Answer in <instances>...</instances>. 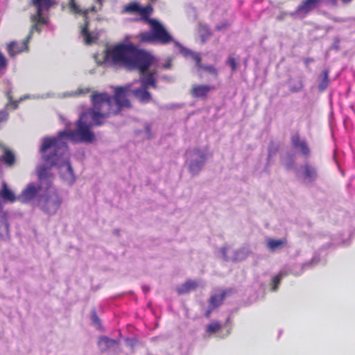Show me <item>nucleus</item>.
Returning <instances> with one entry per match:
<instances>
[{
	"label": "nucleus",
	"instance_id": "obj_4",
	"mask_svg": "<svg viewBox=\"0 0 355 355\" xmlns=\"http://www.w3.org/2000/svg\"><path fill=\"white\" fill-rule=\"evenodd\" d=\"M44 159L51 166H56L60 176L67 184L72 185L76 178L69 162V152L67 146L61 147L50 146L45 152H41Z\"/></svg>",
	"mask_w": 355,
	"mask_h": 355
},
{
	"label": "nucleus",
	"instance_id": "obj_37",
	"mask_svg": "<svg viewBox=\"0 0 355 355\" xmlns=\"http://www.w3.org/2000/svg\"><path fill=\"white\" fill-rule=\"evenodd\" d=\"M48 97H51V95L49 94H47L45 96H41V98H48Z\"/></svg>",
	"mask_w": 355,
	"mask_h": 355
},
{
	"label": "nucleus",
	"instance_id": "obj_6",
	"mask_svg": "<svg viewBox=\"0 0 355 355\" xmlns=\"http://www.w3.org/2000/svg\"><path fill=\"white\" fill-rule=\"evenodd\" d=\"M55 176L51 180V187L46 188L44 192L37 199L40 209L49 216L55 215L60 208L62 199L55 189L53 182Z\"/></svg>",
	"mask_w": 355,
	"mask_h": 355
},
{
	"label": "nucleus",
	"instance_id": "obj_19",
	"mask_svg": "<svg viewBox=\"0 0 355 355\" xmlns=\"http://www.w3.org/2000/svg\"><path fill=\"white\" fill-rule=\"evenodd\" d=\"M291 141L293 147L300 150L304 155L308 156L310 153L306 141L301 139L298 135H294L291 137Z\"/></svg>",
	"mask_w": 355,
	"mask_h": 355
},
{
	"label": "nucleus",
	"instance_id": "obj_18",
	"mask_svg": "<svg viewBox=\"0 0 355 355\" xmlns=\"http://www.w3.org/2000/svg\"><path fill=\"white\" fill-rule=\"evenodd\" d=\"M214 89V87L208 85H193L191 89V94L193 98H205L208 94Z\"/></svg>",
	"mask_w": 355,
	"mask_h": 355
},
{
	"label": "nucleus",
	"instance_id": "obj_40",
	"mask_svg": "<svg viewBox=\"0 0 355 355\" xmlns=\"http://www.w3.org/2000/svg\"><path fill=\"white\" fill-rule=\"evenodd\" d=\"M216 28H217L218 30H221L223 28H222V26H218L216 27Z\"/></svg>",
	"mask_w": 355,
	"mask_h": 355
},
{
	"label": "nucleus",
	"instance_id": "obj_23",
	"mask_svg": "<svg viewBox=\"0 0 355 355\" xmlns=\"http://www.w3.org/2000/svg\"><path fill=\"white\" fill-rule=\"evenodd\" d=\"M9 236V225L5 216L0 217V237Z\"/></svg>",
	"mask_w": 355,
	"mask_h": 355
},
{
	"label": "nucleus",
	"instance_id": "obj_27",
	"mask_svg": "<svg viewBox=\"0 0 355 355\" xmlns=\"http://www.w3.org/2000/svg\"><path fill=\"white\" fill-rule=\"evenodd\" d=\"M221 324L218 322H213L206 326V332L209 334H213L220 330Z\"/></svg>",
	"mask_w": 355,
	"mask_h": 355
},
{
	"label": "nucleus",
	"instance_id": "obj_1",
	"mask_svg": "<svg viewBox=\"0 0 355 355\" xmlns=\"http://www.w3.org/2000/svg\"><path fill=\"white\" fill-rule=\"evenodd\" d=\"M105 94L92 95V109L83 113L76 122V130L59 132L57 137H46L42 140L40 152H45L50 146L61 147L67 146V141L90 144L95 140V135L91 130L94 125H101L108 118L109 112L106 110L109 103Z\"/></svg>",
	"mask_w": 355,
	"mask_h": 355
},
{
	"label": "nucleus",
	"instance_id": "obj_21",
	"mask_svg": "<svg viewBox=\"0 0 355 355\" xmlns=\"http://www.w3.org/2000/svg\"><path fill=\"white\" fill-rule=\"evenodd\" d=\"M0 196L4 202H13L18 200V196H16L14 192L8 187L5 182H2V187L0 190Z\"/></svg>",
	"mask_w": 355,
	"mask_h": 355
},
{
	"label": "nucleus",
	"instance_id": "obj_33",
	"mask_svg": "<svg viewBox=\"0 0 355 355\" xmlns=\"http://www.w3.org/2000/svg\"><path fill=\"white\" fill-rule=\"evenodd\" d=\"M6 66V59L1 52H0V69Z\"/></svg>",
	"mask_w": 355,
	"mask_h": 355
},
{
	"label": "nucleus",
	"instance_id": "obj_39",
	"mask_svg": "<svg viewBox=\"0 0 355 355\" xmlns=\"http://www.w3.org/2000/svg\"><path fill=\"white\" fill-rule=\"evenodd\" d=\"M285 164V166H286V168H287L288 169L291 168V166H290V165L286 164Z\"/></svg>",
	"mask_w": 355,
	"mask_h": 355
},
{
	"label": "nucleus",
	"instance_id": "obj_35",
	"mask_svg": "<svg viewBox=\"0 0 355 355\" xmlns=\"http://www.w3.org/2000/svg\"><path fill=\"white\" fill-rule=\"evenodd\" d=\"M92 320L95 324H98L99 323V319L96 316V313L92 314Z\"/></svg>",
	"mask_w": 355,
	"mask_h": 355
},
{
	"label": "nucleus",
	"instance_id": "obj_43",
	"mask_svg": "<svg viewBox=\"0 0 355 355\" xmlns=\"http://www.w3.org/2000/svg\"><path fill=\"white\" fill-rule=\"evenodd\" d=\"M69 125H70V123H66V125H67V126H69Z\"/></svg>",
	"mask_w": 355,
	"mask_h": 355
},
{
	"label": "nucleus",
	"instance_id": "obj_13",
	"mask_svg": "<svg viewBox=\"0 0 355 355\" xmlns=\"http://www.w3.org/2000/svg\"><path fill=\"white\" fill-rule=\"evenodd\" d=\"M122 12L128 14H139L141 19L146 21L149 19L148 16L152 13L153 8L150 5L142 7L139 3L133 1L125 5Z\"/></svg>",
	"mask_w": 355,
	"mask_h": 355
},
{
	"label": "nucleus",
	"instance_id": "obj_42",
	"mask_svg": "<svg viewBox=\"0 0 355 355\" xmlns=\"http://www.w3.org/2000/svg\"><path fill=\"white\" fill-rule=\"evenodd\" d=\"M60 119H61L62 121H64V118H63L62 116H60Z\"/></svg>",
	"mask_w": 355,
	"mask_h": 355
},
{
	"label": "nucleus",
	"instance_id": "obj_20",
	"mask_svg": "<svg viewBox=\"0 0 355 355\" xmlns=\"http://www.w3.org/2000/svg\"><path fill=\"white\" fill-rule=\"evenodd\" d=\"M287 243V240L285 238L280 239H275L272 238H268L266 240V247L270 252H275L278 250L282 249L284 246H286Z\"/></svg>",
	"mask_w": 355,
	"mask_h": 355
},
{
	"label": "nucleus",
	"instance_id": "obj_32",
	"mask_svg": "<svg viewBox=\"0 0 355 355\" xmlns=\"http://www.w3.org/2000/svg\"><path fill=\"white\" fill-rule=\"evenodd\" d=\"M281 278H282L281 275H277L272 278V284H273L274 288H275L276 287L278 286L279 282H280Z\"/></svg>",
	"mask_w": 355,
	"mask_h": 355
},
{
	"label": "nucleus",
	"instance_id": "obj_17",
	"mask_svg": "<svg viewBox=\"0 0 355 355\" xmlns=\"http://www.w3.org/2000/svg\"><path fill=\"white\" fill-rule=\"evenodd\" d=\"M323 0H304L297 7L295 14L300 17H304L310 12L317 8Z\"/></svg>",
	"mask_w": 355,
	"mask_h": 355
},
{
	"label": "nucleus",
	"instance_id": "obj_15",
	"mask_svg": "<svg viewBox=\"0 0 355 355\" xmlns=\"http://www.w3.org/2000/svg\"><path fill=\"white\" fill-rule=\"evenodd\" d=\"M297 175L305 183H312L318 176L315 167L309 164L301 166L297 171Z\"/></svg>",
	"mask_w": 355,
	"mask_h": 355
},
{
	"label": "nucleus",
	"instance_id": "obj_30",
	"mask_svg": "<svg viewBox=\"0 0 355 355\" xmlns=\"http://www.w3.org/2000/svg\"><path fill=\"white\" fill-rule=\"evenodd\" d=\"M226 64L231 67L232 71H235L236 69V62L234 58L229 57L226 61Z\"/></svg>",
	"mask_w": 355,
	"mask_h": 355
},
{
	"label": "nucleus",
	"instance_id": "obj_31",
	"mask_svg": "<svg viewBox=\"0 0 355 355\" xmlns=\"http://www.w3.org/2000/svg\"><path fill=\"white\" fill-rule=\"evenodd\" d=\"M8 119V113L6 110L0 111V125L6 122Z\"/></svg>",
	"mask_w": 355,
	"mask_h": 355
},
{
	"label": "nucleus",
	"instance_id": "obj_2",
	"mask_svg": "<svg viewBox=\"0 0 355 355\" xmlns=\"http://www.w3.org/2000/svg\"><path fill=\"white\" fill-rule=\"evenodd\" d=\"M151 61V55L139 50L132 43H119L107 47L103 55V62L112 66L128 69L146 68Z\"/></svg>",
	"mask_w": 355,
	"mask_h": 355
},
{
	"label": "nucleus",
	"instance_id": "obj_28",
	"mask_svg": "<svg viewBox=\"0 0 355 355\" xmlns=\"http://www.w3.org/2000/svg\"><path fill=\"white\" fill-rule=\"evenodd\" d=\"M1 159L3 161L10 166L13 164L15 162V156L9 150H6L4 155L2 156Z\"/></svg>",
	"mask_w": 355,
	"mask_h": 355
},
{
	"label": "nucleus",
	"instance_id": "obj_25",
	"mask_svg": "<svg viewBox=\"0 0 355 355\" xmlns=\"http://www.w3.org/2000/svg\"><path fill=\"white\" fill-rule=\"evenodd\" d=\"M116 344V341L112 339H110L107 337L101 338L98 341V346L102 350H105L107 348Z\"/></svg>",
	"mask_w": 355,
	"mask_h": 355
},
{
	"label": "nucleus",
	"instance_id": "obj_12",
	"mask_svg": "<svg viewBox=\"0 0 355 355\" xmlns=\"http://www.w3.org/2000/svg\"><path fill=\"white\" fill-rule=\"evenodd\" d=\"M153 57L151 55V61L148 64V66L144 69L140 67H137L141 73V77L139 80H136L131 83L133 85H141L142 86H145L146 87H153L154 89H157V78L155 77L156 71H148L149 67L152 64L153 62Z\"/></svg>",
	"mask_w": 355,
	"mask_h": 355
},
{
	"label": "nucleus",
	"instance_id": "obj_7",
	"mask_svg": "<svg viewBox=\"0 0 355 355\" xmlns=\"http://www.w3.org/2000/svg\"><path fill=\"white\" fill-rule=\"evenodd\" d=\"M97 6H92L90 8L82 10L80 6L75 2L74 0H70L69 8L71 12L75 14L82 15L84 17L85 24L80 27V34L83 41L87 44H92L94 43L98 38V33L95 31H90L89 28V21L87 20V15L90 12H97L102 8L103 1L96 0Z\"/></svg>",
	"mask_w": 355,
	"mask_h": 355
},
{
	"label": "nucleus",
	"instance_id": "obj_8",
	"mask_svg": "<svg viewBox=\"0 0 355 355\" xmlns=\"http://www.w3.org/2000/svg\"><path fill=\"white\" fill-rule=\"evenodd\" d=\"M146 21L150 26L151 31L140 34V40L142 42H159L162 44H167L173 42L175 45L176 41L173 40V37L159 21L154 19H148Z\"/></svg>",
	"mask_w": 355,
	"mask_h": 355
},
{
	"label": "nucleus",
	"instance_id": "obj_38",
	"mask_svg": "<svg viewBox=\"0 0 355 355\" xmlns=\"http://www.w3.org/2000/svg\"><path fill=\"white\" fill-rule=\"evenodd\" d=\"M331 1L332 2H335V1H336V0H331ZM351 1V0H343V1H344V2H349V1Z\"/></svg>",
	"mask_w": 355,
	"mask_h": 355
},
{
	"label": "nucleus",
	"instance_id": "obj_14",
	"mask_svg": "<svg viewBox=\"0 0 355 355\" xmlns=\"http://www.w3.org/2000/svg\"><path fill=\"white\" fill-rule=\"evenodd\" d=\"M223 258L227 261H240L244 260L250 254L247 248H243L236 251L230 247H224L220 249Z\"/></svg>",
	"mask_w": 355,
	"mask_h": 355
},
{
	"label": "nucleus",
	"instance_id": "obj_22",
	"mask_svg": "<svg viewBox=\"0 0 355 355\" xmlns=\"http://www.w3.org/2000/svg\"><path fill=\"white\" fill-rule=\"evenodd\" d=\"M225 297V293L222 292L218 295H215L211 297L209 300V304L208 309L205 312V316L209 317L213 309L218 307L223 302Z\"/></svg>",
	"mask_w": 355,
	"mask_h": 355
},
{
	"label": "nucleus",
	"instance_id": "obj_24",
	"mask_svg": "<svg viewBox=\"0 0 355 355\" xmlns=\"http://www.w3.org/2000/svg\"><path fill=\"white\" fill-rule=\"evenodd\" d=\"M204 286V282L201 279H188L183 284V288H196Z\"/></svg>",
	"mask_w": 355,
	"mask_h": 355
},
{
	"label": "nucleus",
	"instance_id": "obj_16",
	"mask_svg": "<svg viewBox=\"0 0 355 355\" xmlns=\"http://www.w3.org/2000/svg\"><path fill=\"white\" fill-rule=\"evenodd\" d=\"M133 85L130 93L141 103H148L153 101L151 94L148 91V87L140 85L139 87H135Z\"/></svg>",
	"mask_w": 355,
	"mask_h": 355
},
{
	"label": "nucleus",
	"instance_id": "obj_26",
	"mask_svg": "<svg viewBox=\"0 0 355 355\" xmlns=\"http://www.w3.org/2000/svg\"><path fill=\"white\" fill-rule=\"evenodd\" d=\"M329 85V76L327 70L324 71L320 76L318 88L320 91H324Z\"/></svg>",
	"mask_w": 355,
	"mask_h": 355
},
{
	"label": "nucleus",
	"instance_id": "obj_10",
	"mask_svg": "<svg viewBox=\"0 0 355 355\" xmlns=\"http://www.w3.org/2000/svg\"><path fill=\"white\" fill-rule=\"evenodd\" d=\"M209 157V150L207 147L194 148L187 152V164L189 172L198 175L204 167Z\"/></svg>",
	"mask_w": 355,
	"mask_h": 355
},
{
	"label": "nucleus",
	"instance_id": "obj_34",
	"mask_svg": "<svg viewBox=\"0 0 355 355\" xmlns=\"http://www.w3.org/2000/svg\"><path fill=\"white\" fill-rule=\"evenodd\" d=\"M27 98H29V96H24V97H21L18 101L14 102L13 104V109H16L18 105V102L23 101L24 99H26Z\"/></svg>",
	"mask_w": 355,
	"mask_h": 355
},
{
	"label": "nucleus",
	"instance_id": "obj_41",
	"mask_svg": "<svg viewBox=\"0 0 355 355\" xmlns=\"http://www.w3.org/2000/svg\"><path fill=\"white\" fill-rule=\"evenodd\" d=\"M185 290H180V293H182Z\"/></svg>",
	"mask_w": 355,
	"mask_h": 355
},
{
	"label": "nucleus",
	"instance_id": "obj_9",
	"mask_svg": "<svg viewBox=\"0 0 355 355\" xmlns=\"http://www.w3.org/2000/svg\"><path fill=\"white\" fill-rule=\"evenodd\" d=\"M133 84L129 83L124 87H118L115 88L114 103L112 102V96L107 92L94 93L92 95L105 94L106 100L109 103V107L106 109L109 112L108 117L112 114H117L122 107H129L130 103L127 98L128 93H130V89Z\"/></svg>",
	"mask_w": 355,
	"mask_h": 355
},
{
	"label": "nucleus",
	"instance_id": "obj_29",
	"mask_svg": "<svg viewBox=\"0 0 355 355\" xmlns=\"http://www.w3.org/2000/svg\"><path fill=\"white\" fill-rule=\"evenodd\" d=\"M88 92H89V88H87H87H80L74 92L64 94L63 97L76 96H79V95H82V94H86Z\"/></svg>",
	"mask_w": 355,
	"mask_h": 355
},
{
	"label": "nucleus",
	"instance_id": "obj_3",
	"mask_svg": "<svg viewBox=\"0 0 355 355\" xmlns=\"http://www.w3.org/2000/svg\"><path fill=\"white\" fill-rule=\"evenodd\" d=\"M52 0H32L33 5L36 8V12L31 16L32 23L31 30L26 39L22 42H12L7 45V51L10 56L13 57L18 53L27 51V43L32 37L34 31L40 33L42 26L47 24V12L53 5Z\"/></svg>",
	"mask_w": 355,
	"mask_h": 355
},
{
	"label": "nucleus",
	"instance_id": "obj_11",
	"mask_svg": "<svg viewBox=\"0 0 355 355\" xmlns=\"http://www.w3.org/2000/svg\"><path fill=\"white\" fill-rule=\"evenodd\" d=\"M175 46L178 48L180 52L183 54L186 58L191 57L196 62V66L198 69H202L203 71L212 75L214 78L218 76V71L216 67L213 65H202L201 64V59L200 55L195 53L189 49L184 47L179 42H175Z\"/></svg>",
	"mask_w": 355,
	"mask_h": 355
},
{
	"label": "nucleus",
	"instance_id": "obj_5",
	"mask_svg": "<svg viewBox=\"0 0 355 355\" xmlns=\"http://www.w3.org/2000/svg\"><path fill=\"white\" fill-rule=\"evenodd\" d=\"M36 174L38 182L28 183L18 196V200L22 203H30L36 200L45 191L46 188L51 187V180L53 174L50 168L44 165H40L36 168Z\"/></svg>",
	"mask_w": 355,
	"mask_h": 355
},
{
	"label": "nucleus",
	"instance_id": "obj_36",
	"mask_svg": "<svg viewBox=\"0 0 355 355\" xmlns=\"http://www.w3.org/2000/svg\"><path fill=\"white\" fill-rule=\"evenodd\" d=\"M145 130H146V134H147V136L149 137L150 136V125H146L145 126Z\"/></svg>",
	"mask_w": 355,
	"mask_h": 355
}]
</instances>
